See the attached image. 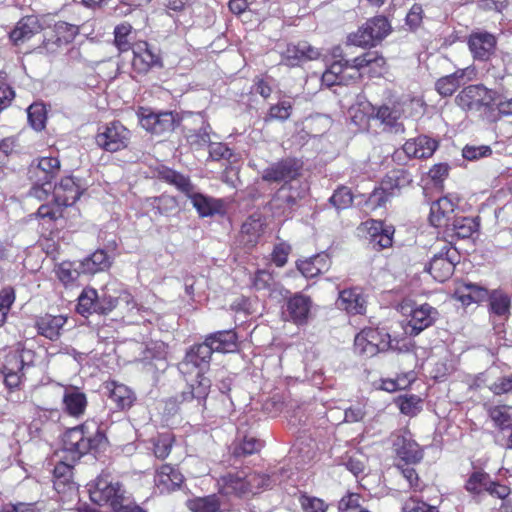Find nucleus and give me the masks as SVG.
Instances as JSON below:
<instances>
[{
  "label": "nucleus",
  "mask_w": 512,
  "mask_h": 512,
  "mask_svg": "<svg viewBox=\"0 0 512 512\" xmlns=\"http://www.w3.org/2000/svg\"><path fill=\"white\" fill-rule=\"evenodd\" d=\"M63 406L68 415L78 418L86 410L87 397L79 388L71 386L64 391Z\"/></svg>",
  "instance_id": "31"
},
{
  "label": "nucleus",
  "mask_w": 512,
  "mask_h": 512,
  "mask_svg": "<svg viewBox=\"0 0 512 512\" xmlns=\"http://www.w3.org/2000/svg\"><path fill=\"white\" fill-rule=\"evenodd\" d=\"M32 167L35 168V171L48 172L57 176L60 170V161L56 157H42L38 159L37 165Z\"/></svg>",
  "instance_id": "62"
},
{
  "label": "nucleus",
  "mask_w": 512,
  "mask_h": 512,
  "mask_svg": "<svg viewBox=\"0 0 512 512\" xmlns=\"http://www.w3.org/2000/svg\"><path fill=\"white\" fill-rule=\"evenodd\" d=\"M174 436L170 432L159 434L152 440L153 453L158 459H165L171 452Z\"/></svg>",
  "instance_id": "49"
},
{
  "label": "nucleus",
  "mask_w": 512,
  "mask_h": 512,
  "mask_svg": "<svg viewBox=\"0 0 512 512\" xmlns=\"http://www.w3.org/2000/svg\"><path fill=\"white\" fill-rule=\"evenodd\" d=\"M293 109V104L290 100H281L277 104L272 105L269 108V112L266 117V121L278 120L281 122L289 119Z\"/></svg>",
  "instance_id": "53"
},
{
  "label": "nucleus",
  "mask_w": 512,
  "mask_h": 512,
  "mask_svg": "<svg viewBox=\"0 0 512 512\" xmlns=\"http://www.w3.org/2000/svg\"><path fill=\"white\" fill-rule=\"evenodd\" d=\"M336 305L350 315H362L366 312L367 299L362 288L353 287L339 293Z\"/></svg>",
  "instance_id": "20"
},
{
  "label": "nucleus",
  "mask_w": 512,
  "mask_h": 512,
  "mask_svg": "<svg viewBox=\"0 0 512 512\" xmlns=\"http://www.w3.org/2000/svg\"><path fill=\"white\" fill-rule=\"evenodd\" d=\"M47 111L43 103H33L27 108V118L30 126L41 131L45 128L47 120Z\"/></svg>",
  "instance_id": "48"
},
{
  "label": "nucleus",
  "mask_w": 512,
  "mask_h": 512,
  "mask_svg": "<svg viewBox=\"0 0 512 512\" xmlns=\"http://www.w3.org/2000/svg\"><path fill=\"white\" fill-rule=\"evenodd\" d=\"M184 481V476L178 468L170 464H164L156 470L154 483L161 493H169L180 488Z\"/></svg>",
  "instance_id": "25"
},
{
  "label": "nucleus",
  "mask_w": 512,
  "mask_h": 512,
  "mask_svg": "<svg viewBox=\"0 0 512 512\" xmlns=\"http://www.w3.org/2000/svg\"><path fill=\"white\" fill-rule=\"evenodd\" d=\"M454 268V258L433 255L427 270L435 280L444 282L453 274Z\"/></svg>",
  "instance_id": "40"
},
{
  "label": "nucleus",
  "mask_w": 512,
  "mask_h": 512,
  "mask_svg": "<svg viewBox=\"0 0 512 512\" xmlns=\"http://www.w3.org/2000/svg\"><path fill=\"white\" fill-rule=\"evenodd\" d=\"M33 352L22 350L8 355L2 368L5 386L9 389L17 388L21 382L22 371L32 364Z\"/></svg>",
  "instance_id": "13"
},
{
  "label": "nucleus",
  "mask_w": 512,
  "mask_h": 512,
  "mask_svg": "<svg viewBox=\"0 0 512 512\" xmlns=\"http://www.w3.org/2000/svg\"><path fill=\"white\" fill-rule=\"evenodd\" d=\"M106 388L109 391V400L114 405L113 408L123 411L132 406L135 396L129 387L111 382Z\"/></svg>",
  "instance_id": "35"
},
{
  "label": "nucleus",
  "mask_w": 512,
  "mask_h": 512,
  "mask_svg": "<svg viewBox=\"0 0 512 512\" xmlns=\"http://www.w3.org/2000/svg\"><path fill=\"white\" fill-rule=\"evenodd\" d=\"M212 134L210 124L205 123L199 129H191L186 134V141L192 150L198 151L209 147Z\"/></svg>",
  "instance_id": "43"
},
{
  "label": "nucleus",
  "mask_w": 512,
  "mask_h": 512,
  "mask_svg": "<svg viewBox=\"0 0 512 512\" xmlns=\"http://www.w3.org/2000/svg\"><path fill=\"white\" fill-rule=\"evenodd\" d=\"M88 492L93 503L99 506H109L113 512L123 507L130 493L109 473H101L93 482L88 484Z\"/></svg>",
  "instance_id": "6"
},
{
  "label": "nucleus",
  "mask_w": 512,
  "mask_h": 512,
  "mask_svg": "<svg viewBox=\"0 0 512 512\" xmlns=\"http://www.w3.org/2000/svg\"><path fill=\"white\" fill-rule=\"evenodd\" d=\"M492 150L487 145H466L462 150V156L469 161H475L483 157L491 155Z\"/></svg>",
  "instance_id": "60"
},
{
  "label": "nucleus",
  "mask_w": 512,
  "mask_h": 512,
  "mask_svg": "<svg viewBox=\"0 0 512 512\" xmlns=\"http://www.w3.org/2000/svg\"><path fill=\"white\" fill-rule=\"evenodd\" d=\"M490 312L499 316L504 317L509 314L511 299L509 295L501 289H494L490 291L488 296Z\"/></svg>",
  "instance_id": "44"
},
{
  "label": "nucleus",
  "mask_w": 512,
  "mask_h": 512,
  "mask_svg": "<svg viewBox=\"0 0 512 512\" xmlns=\"http://www.w3.org/2000/svg\"><path fill=\"white\" fill-rule=\"evenodd\" d=\"M0 512H39L37 503H5L1 506Z\"/></svg>",
  "instance_id": "64"
},
{
  "label": "nucleus",
  "mask_w": 512,
  "mask_h": 512,
  "mask_svg": "<svg viewBox=\"0 0 512 512\" xmlns=\"http://www.w3.org/2000/svg\"><path fill=\"white\" fill-rule=\"evenodd\" d=\"M200 217H210L219 214L223 210V201L196 193L194 190L187 196Z\"/></svg>",
  "instance_id": "34"
},
{
  "label": "nucleus",
  "mask_w": 512,
  "mask_h": 512,
  "mask_svg": "<svg viewBox=\"0 0 512 512\" xmlns=\"http://www.w3.org/2000/svg\"><path fill=\"white\" fill-rule=\"evenodd\" d=\"M139 121L145 130L157 135L173 131L176 123L172 112H153L148 109L140 111Z\"/></svg>",
  "instance_id": "17"
},
{
  "label": "nucleus",
  "mask_w": 512,
  "mask_h": 512,
  "mask_svg": "<svg viewBox=\"0 0 512 512\" xmlns=\"http://www.w3.org/2000/svg\"><path fill=\"white\" fill-rule=\"evenodd\" d=\"M211 356L212 348L203 342L192 346L179 363L180 372L189 377L186 379L187 388L179 396L181 404H191L198 411L205 408L211 388V381L205 373L209 370Z\"/></svg>",
  "instance_id": "2"
},
{
  "label": "nucleus",
  "mask_w": 512,
  "mask_h": 512,
  "mask_svg": "<svg viewBox=\"0 0 512 512\" xmlns=\"http://www.w3.org/2000/svg\"><path fill=\"white\" fill-rule=\"evenodd\" d=\"M379 337L380 334L377 330L371 328L364 329L355 337V349L360 354L372 357L380 351H384L388 346L387 342H378Z\"/></svg>",
  "instance_id": "27"
},
{
  "label": "nucleus",
  "mask_w": 512,
  "mask_h": 512,
  "mask_svg": "<svg viewBox=\"0 0 512 512\" xmlns=\"http://www.w3.org/2000/svg\"><path fill=\"white\" fill-rule=\"evenodd\" d=\"M492 479L490 475L484 471L472 472L465 484L466 490L474 495H480L482 492H488Z\"/></svg>",
  "instance_id": "46"
},
{
  "label": "nucleus",
  "mask_w": 512,
  "mask_h": 512,
  "mask_svg": "<svg viewBox=\"0 0 512 512\" xmlns=\"http://www.w3.org/2000/svg\"><path fill=\"white\" fill-rule=\"evenodd\" d=\"M370 243L373 244L378 250L388 248L392 245L394 228L391 225H386L381 220H368L364 223Z\"/></svg>",
  "instance_id": "26"
},
{
  "label": "nucleus",
  "mask_w": 512,
  "mask_h": 512,
  "mask_svg": "<svg viewBox=\"0 0 512 512\" xmlns=\"http://www.w3.org/2000/svg\"><path fill=\"white\" fill-rule=\"evenodd\" d=\"M40 30V25L36 16H26L18 21L16 27L10 32V39L15 43H23L29 40Z\"/></svg>",
  "instance_id": "38"
},
{
  "label": "nucleus",
  "mask_w": 512,
  "mask_h": 512,
  "mask_svg": "<svg viewBox=\"0 0 512 512\" xmlns=\"http://www.w3.org/2000/svg\"><path fill=\"white\" fill-rule=\"evenodd\" d=\"M320 56L318 49L312 47L306 41H300L297 44H288L281 53V63L288 67H297L304 62L315 60Z\"/></svg>",
  "instance_id": "18"
},
{
  "label": "nucleus",
  "mask_w": 512,
  "mask_h": 512,
  "mask_svg": "<svg viewBox=\"0 0 512 512\" xmlns=\"http://www.w3.org/2000/svg\"><path fill=\"white\" fill-rule=\"evenodd\" d=\"M77 312L85 315L97 313V291L95 289L84 290L78 298Z\"/></svg>",
  "instance_id": "51"
},
{
  "label": "nucleus",
  "mask_w": 512,
  "mask_h": 512,
  "mask_svg": "<svg viewBox=\"0 0 512 512\" xmlns=\"http://www.w3.org/2000/svg\"><path fill=\"white\" fill-rule=\"evenodd\" d=\"M299 502L304 512H326L327 510L324 501L317 497L303 494L299 497Z\"/></svg>",
  "instance_id": "59"
},
{
  "label": "nucleus",
  "mask_w": 512,
  "mask_h": 512,
  "mask_svg": "<svg viewBox=\"0 0 512 512\" xmlns=\"http://www.w3.org/2000/svg\"><path fill=\"white\" fill-rule=\"evenodd\" d=\"M272 480L269 475L243 470L229 471L217 478L218 493L225 497L247 499L269 488Z\"/></svg>",
  "instance_id": "3"
},
{
  "label": "nucleus",
  "mask_w": 512,
  "mask_h": 512,
  "mask_svg": "<svg viewBox=\"0 0 512 512\" xmlns=\"http://www.w3.org/2000/svg\"><path fill=\"white\" fill-rule=\"evenodd\" d=\"M264 223L260 216L252 215L242 224L239 242L248 249L254 247L263 233Z\"/></svg>",
  "instance_id": "33"
},
{
  "label": "nucleus",
  "mask_w": 512,
  "mask_h": 512,
  "mask_svg": "<svg viewBox=\"0 0 512 512\" xmlns=\"http://www.w3.org/2000/svg\"><path fill=\"white\" fill-rule=\"evenodd\" d=\"M374 117L392 133L404 132V125L399 121L401 112L395 106L382 105L375 110Z\"/></svg>",
  "instance_id": "37"
},
{
  "label": "nucleus",
  "mask_w": 512,
  "mask_h": 512,
  "mask_svg": "<svg viewBox=\"0 0 512 512\" xmlns=\"http://www.w3.org/2000/svg\"><path fill=\"white\" fill-rule=\"evenodd\" d=\"M479 226L478 217L456 216L444 232L450 237L466 239L477 232Z\"/></svg>",
  "instance_id": "32"
},
{
  "label": "nucleus",
  "mask_w": 512,
  "mask_h": 512,
  "mask_svg": "<svg viewBox=\"0 0 512 512\" xmlns=\"http://www.w3.org/2000/svg\"><path fill=\"white\" fill-rule=\"evenodd\" d=\"M80 274L83 273L78 268V262H64L58 269V277L64 284H69L76 281Z\"/></svg>",
  "instance_id": "57"
},
{
  "label": "nucleus",
  "mask_w": 512,
  "mask_h": 512,
  "mask_svg": "<svg viewBox=\"0 0 512 512\" xmlns=\"http://www.w3.org/2000/svg\"><path fill=\"white\" fill-rule=\"evenodd\" d=\"M390 30L388 19L385 16H376L367 20L356 33L350 34L348 40L356 46H370L384 39Z\"/></svg>",
  "instance_id": "11"
},
{
  "label": "nucleus",
  "mask_w": 512,
  "mask_h": 512,
  "mask_svg": "<svg viewBox=\"0 0 512 512\" xmlns=\"http://www.w3.org/2000/svg\"><path fill=\"white\" fill-rule=\"evenodd\" d=\"M312 304L310 296L302 292L292 294L285 301V310L283 312L285 319L297 326L307 324L311 315Z\"/></svg>",
  "instance_id": "16"
},
{
  "label": "nucleus",
  "mask_w": 512,
  "mask_h": 512,
  "mask_svg": "<svg viewBox=\"0 0 512 512\" xmlns=\"http://www.w3.org/2000/svg\"><path fill=\"white\" fill-rule=\"evenodd\" d=\"M110 258L104 250H96L91 255L78 261V268L83 274H95L110 266Z\"/></svg>",
  "instance_id": "39"
},
{
  "label": "nucleus",
  "mask_w": 512,
  "mask_h": 512,
  "mask_svg": "<svg viewBox=\"0 0 512 512\" xmlns=\"http://www.w3.org/2000/svg\"><path fill=\"white\" fill-rule=\"evenodd\" d=\"M54 32L56 33L58 41L69 43L73 41L78 34V26L64 21H58L54 25Z\"/></svg>",
  "instance_id": "55"
},
{
  "label": "nucleus",
  "mask_w": 512,
  "mask_h": 512,
  "mask_svg": "<svg viewBox=\"0 0 512 512\" xmlns=\"http://www.w3.org/2000/svg\"><path fill=\"white\" fill-rule=\"evenodd\" d=\"M468 46L475 59L487 60L495 51L496 38L486 31L473 32L469 36Z\"/></svg>",
  "instance_id": "24"
},
{
  "label": "nucleus",
  "mask_w": 512,
  "mask_h": 512,
  "mask_svg": "<svg viewBox=\"0 0 512 512\" xmlns=\"http://www.w3.org/2000/svg\"><path fill=\"white\" fill-rule=\"evenodd\" d=\"M132 26L129 23H121L114 29V44L120 52H127L132 49L130 35Z\"/></svg>",
  "instance_id": "50"
},
{
  "label": "nucleus",
  "mask_w": 512,
  "mask_h": 512,
  "mask_svg": "<svg viewBox=\"0 0 512 512\" xmlns=\"http://www.w3.org/2000/svg\"><path fill=\"white\" fill-rule=\"evenodd\" d=\"M474 76L475 69L473 67L458 69L450 75L439 78L435 83V89L442 97H448L453 95L462 84L472 80Z\"/></svg>",
  "instance_id": "21"
},
{
  "label": "nucleus",
  "mask_w": 512,
  "mask_h": 512,
  "mask_svg": "<svg viewBox=\"0 0 512 512\" xmlns=\"http://www.w3.org/2000/svg\"><path fill=\"white\" fill-rule=\"evenodd\" d=\"M209 156L208 159L211 161L226 160L230 161L234 156V153L227 144L222 142H211L209 145Z\"/></svg>",
  "instance_id": "56"
},
{
  "label": "nucleus",
  "mask_w": 512,
  "mask_h": 512,
  "mask_svg": "<svg viewBox=\"0 0 512 512\" xmlns=\"http://www.w3.org/2000/svg\"><path fill=\"white\" fill-rule=\"evenodd\" d=\"M187 508L191 512H229L228 503L221 500V495L210 494L202 497H193L187 500Z\"/></svg>",
  "instance_id": "29"
},
{
  "label": "nucleus",
  "mask_w": 512,
  "mask_h": 512,
  "mask_svg": "<svg viewBox=\"0 0 512 512\" xmlns=\"http://www.w3.org/2000/svg\"><path fill=\"white\" fill-rule=\"evenodd\" d=\"M385 64V58L377 51H367L352 60L335 61L328 70L336 76H342L343 81L348 84L350 79L358 78L359 71L365 68L372 77L381 76L385 70Z\"/></svg>",
  "instance_id": "5"
},
{
  "label": "nucleus",
  "mask_w": 512,
  "mask_h": 512,
  "mask_svg": "<svg viewBox=\"0 0 512 512\" xmlns=\"http://www.w3.org/2000/svg\"><path fill=\"white\" fill-rule=\"evenodd\" d=\"M253 286L256 290L270 291L274 285L272 274L266 270H258L253 277Z\"/></svg>",
  "instance_id": "61"
},
{
  "label": "nucleus",
  "mask_w": 512,
  "mask_h": 512,
  "mask_svg": "<svg viewBox=\"0 0 512 512\" xmlns=\"http://www.w3.org/2000/svg\"><path fill=\"white\" fill-rule=\"evenodd\" d=\"M302 162L296 158L287 157L271 163L263 169L262 180L268 183H282V185L293 184L300 176Z\"/></svg>",
  "instance_id": "10"
},
{
  "label": "nucleus",
  "mask_w": 512,
  "mask_h": 512,
  "mask_svg": "<svg viewBox=\"0 0 512 512\" xmlns=\"http://www.w3.org/2000/svg\"><path fill=\"white\" fill-rule=\"evenodd\" d=\"M162 179L167 183L174 185L178 190L185 193L187 196L194 190V186L188 176H185L177 171L168 169L161 173Z\"/></svg>",
  "instance_id": "47"
},
{
  "label": "nucleus",
  "mask_w": 512,
  "mask_h": 512,
  "mask_svg": "<svg viewBox=\"0 0 512 512\" xmlns=\"http://www.w3.org/2000/svg\"><path fill=\"white\" fill-rule=\"evenodd\" d=\"M438 147V142L426 135L409 139L403 145V151L409 158H429Z\"/></svg>",
  "instance_id": "28"
},
{
  "label": "nucleus",
  "mask_w": 512,
  "mask_h": 512,
  "mask_svg": "<svg viewBox=\"0 0 512 512\" xmlns=\"http://www.w3.org/2000/svg\"><path fill=\"white\" fill-rule=\"evenodd\" d=\"M204 342L212 348V353H231L236 351L238 348L237 335L231 329L212 333L206 337Z\"/></svg>",
  "instance_id": "30"
},
{
  "label": "nucleus",
  "mask_w": 512,
  "mask_h": 512,
  "mask_svg": "<svg viewBox=\"0 0 512 512\" xmlns=\"http://www.w3.org/2000/svg\"><path fill=\"white\" fill-rule=\"evenodd\" d=\"M438 311L429 304H422L411 310L410 319L405 327L406 334L417 336L430 327L437 319Z\"/></svg>",
  "instance_id": "19"
},
{
  "label": "nucleus",
  "mask_w": 512,
  "mask_h": 512,
  "mask_svg": "<svg viewBox=\"0 0 512 512\" xmlns=\"http://www.w3.org/2000/svg\"><path fill=\"white\" fill-rule=\"evenodd\" d=\"M458 299L464 304L478 303L488 299L490 291L476 283L468 282L456 292Z\"/></svg>",
  "instance_id": "41"
},
{
  "label": "nucleus",
  "mask_w": 512,
  "mask_h": 512,
  "mask_svg": "<svg viewBox=\"0 0 512 512\" xmlns=\"http://www.w3.org/2000/svg\"><path fill=\"white\" fill-rule=\"evenodd\" d=\"M262 448V442L254 436L244 435L233 443L232 455L236 458L257 453Z\"/></svg>",
  "instance_id": "45"
},
{
  "label": "nucleus",
  "mask_w": 512,
  "mask_h": 512,
  "mask_svg": "<svg viewBox=\"0 0 512 512\" xmlns=\"http://www.w3.org/2000/svg\"><path fill=\"white\" fill-rule=\"evenodd\" d=\"M488 415L494 426L501 431L512 429V406L507 404L492 405Z\"/></svg>",
  "instance_id": "42"
},
{
  "label": "nucleus",
  "mask_w": 512,
  "mask_h": 512,
  "mask_svg": "<svg viewBox=\"0 0 512 512\" xmlns=\"http://www.w3.org/2000/svg\"><path fill=\"white\" fill-rule=\"evenodd\" d=\"M404 512H438L436 507L428 505L417 498H410L403 506Z\"/></svg>",
  "instance_id": "63"
},
{
  "label": "nucleus",
  "mask_w": 512,
  "mask_h": 512,
  "mask_svg": "<svg viewBox=\"0 0 512 512\" xmlns=\"http://www.w3.org/2000/svg\"><path fill=\"white\" fill-rule=\"evenodd\" d=\"M396 404L401 413L410 417L417 415L422 409L421 399L416 395H401Z\"/></svg>",
  "instance_id": "52"
},
{
  "label": "nucleus",
  "mask_w": 512,
  "mask_h": 512,
  "mask_svg": "<svg viewBox=\"0 0 512 512\" xmlns=\"http://www.w3.org/2000/svg\"><path fill=\"white\" fill-rule=\"evenodd\" d=\"M329 202L337 210H342L348 208L352 204L353 196L349 188L340 186L329 198Z\"/></svg>",
  "instance_id": "54"
},
{
  "label": "nucleus",
  "mask_w": 512,
  "mask_h": 512,
  "mask_svg": "<svg viewBox=\"0 0 512 512\" xmlns=\"http://www.w3.org/2000/svg\"><path fill=\"white\" fill-rule=\"evenodd\" d=\"M456 205L448 197H441L433 202L430 207L429 220L435 227H442L444 231L448 228L452 220L457 216L455 214Z\"/></svg>",
  "instance_id": "23"
},
{
  "label": "nucleus",
  "mask_w": 512,
  "mask_h": 512,
  "mask_svg": "<svg viewBox=\"0 0 512 512\" xmlns=\"http://www.w3.org/2000/svg\"><path fill=\"white\" fill-rule=\"evenodd\" d=\"M360 495L357 493H348L343 496L338 504V512H358L362 511L360 505Z\"/></svg>",
  "instance_id": "58"
},
{
  "label": "nucleus",
  "mask_w": 512,
  "mask_h": 512,
  "mask_svg": "<svg viewBox=\"0 0 512 512\" xmlns=\"http://www.w3.org/2000/svg\"><path fill=\"white\" fill-rule=\"evenodd\" d=\"M412 181L411 173L405 169L389 171L382 179L380 186L370 194L369 203L376 207L385 206L392 197L400 195L403 189L409 187Z\"/></svg>",
  "instance_id": "7"
},
{
  "label": "nucleus",
  "mask_w": 512,
  "mask_h": 512,
  "mask_svg": "<svg viewBox=\"0 0 512 512\" xmlns=\"http://www.w3.org/2000/svg\"><path fill=\"white\" fill-rule=\"evenodd\" d=\"M101 426L96 420L90 419L65 432L63 452L67 454V461H59L53 469V485L58 493L74 489L73 463L105 443L106 436Z\"/></svg>",
  "instance_id": "1"
},
{
  "label": "nucleus",
  "mask_w": 512,
  "mask_h": 512,
  "mask_svg": "<svg viewBox=\"0 0 512 512\" xmlns=\"http://www.w3.org/2000/svg\"><path fill=\"white\" fill-rule=\"evenodd\" d=\"M117 307L122 313L131 316L134 314V310L140 311L139 305L129 292L117 288L115 283L107 284L101 289L100 294L97 292V313L108 314Z\"/></svg>",
  "instance_id": "8"
},
{
  "label": "nucleus",
  "mask_w": 512,
  "mask_h": 512,
  "mask_svg": "<svg viewBox=\"0 0 512 512\" xmlns=\"http://www.w3.org/2000/svg\"><path fill=\"white\" fill-rule=\"evenodd\" d=\"M457 105L465 111L478 112L488 107L494 100L493 91L482 84L469 85L456 96Z\"/></svg>",
  "instance_id": "12"
},
{
  "label": "nucleus",
  "mask_w": 512,
  "mask_h": 512,
  "mask_svg": "<svg viewBox=\"0 0 512 512\" xmlns=\"http://www.w3.org/2000/svg\"><path fill=\"white\" fill-rule=\"evenodd\" d=\"M132 52V65L139 73H147L151 69H161L164 67L160 50L153 47L146 41L134 43L132 46Z\"/></svg>",
  "instance_id": "14"
},
{
  "label": "nucleus",
  "mask_w": 512,
  "mask_h": 512,
  "mask_svg": "<svg viewBox=\"0 0 512 512\" xmlns=\"http://www.w3.org/2000/svg\"><path fill=\"white\" fill-rule=\"evenodd\" d=\"M131 138V132L121 122L112 121L99 126L95 136L96 145L107 152L125 149Z\"/></svg>",
  "instance_id": "9"
},
{
  "label": "nucleus",
  "mask_w": 512,
  "mask_h": 512,
  "mask_svg": "<svg viewBox=\"0 0 512 512\" xmlns=\"http://www.w3.org/2000/svg\"><path fill=\"white\" fill-rule=\"evenodd\" d=\"M306 189L294 184L282 185L271 200V205L285 213L291 211L300 199L305 196Z\"/></svg>",
  "instance_id": "22"
},
{
  "label": "nucleus",
  "mask_w": 512,
  "mask_h": 512,
  "mask_svg": "<svg viewBox=\"0 0 512 512\" xmlns=\"http://www.w3.org/2000/svg\"><path fill=\"white\" fill-rule=\"evenodd\" d=\"M66 321L67 318L63 315H45L37 320V331L40 335L52 341L57 340Z\"/></svg>",
  "instance_id": "36"
},
{
  "label": "nucleus",
  "mask_w": 512,
  "mask_h": 512,
  "mask_svg": "<svg viewBox=\"0 0 512 512\" xmlns=\"http://www.w3.org/2000/svg\"><path fill=\"white\" fill-rule=\"evenodd\" d=\"M393 448L397 457L405 464H417L423 458L422 449L407 429H402L393 435Z\"/></svg>",
  "instance_id": "15"
},
{
  "label": "nucleus",
  "mask_w": 512,
  "mask_h": 512,
  "mask_svg": "<svg viewBox=\"0 0 512 512\" xmlns=\"http://www.w3.org/2000/svg\"><path fill=\"white\" fill-rule=\"evenodd\" d=\"M53 187L54 195L52 202L40 205L36 212L37 217L49 225L63 217L64 208L72 206L82 194L79 180L72 176L62 178Z\"/></svg>",
  "instance_id": "4"
}]
</instances>
